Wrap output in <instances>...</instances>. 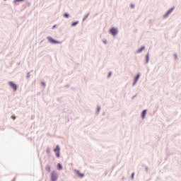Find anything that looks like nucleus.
<instances>
[{"instance_id": "f257e3e1", "label": "nucleus", "mask_w": 181, "mask_h": 181, "mask_svg": "<svg viewBox=\"0 0 181 181\" xmlns=\"http://www.w3.org/2000/svg\"><path fill=\"white\" fill-rule=\"evenodd\" d=\"M51 179L52 181H57L58 179V175L57 173H56V171H52V174H51Z\"/></svg>"}, {"instance_id": "f03ea898", "label": "nucleus", "mask_w": 181, "mask_h": 181, "mask_svg": "<svg viewBox=\"0 0 181 181\" xmlns=\"http://www.w3.org/2000/svg\"><path fill=\"white\" fill-rule=\"evenodd\" d=\"M54 152L56 153L57 158L60 157V147H59V146H57L56 148L54 149Z\"/></svg>"}, {"instance_id": "7ed1b4c3", "label": "nucleus", "mask_w": 181, "mask_h": 181, "mask_svg": "<svg viewBox=\"0 0 181 181\" xmlns=\"http://www.w3.org/2000/svg\"><path fill=\"white\" fill-rule=\"evenodd\" d=\"M109 32L110 33L111 35H112V36H115V35H117V33H118L117 29L115 28H110Z\"/></svg>"}, {"instance_id": "20e7f679", "label": "nucleus", "mask_w": 181, "mask_h": 181, "mask_svg": "<svg viewBox=\"0 0 181 181\" xmlns=\"http://www.w3.org/2000/svg\"><path fill=\"white\" fill-rule=\"evenodd\" d=\"M9 85L11 86V88H13L14 91H16L17 90L16 84L13 83V82H9Z\"/></svg>"}, {"instance_id": "39448f33", "label": "nucleus", "mask_w": 181, "mask_h": 181, "mask_svg": "<svg viewBox=\"0 0 181 181\" xmlns=\"http://www.w3.org/2000/svg\"><path fill=\"white\" fill-rule=\"evenodd\" d=\"M49 41L51 42H52V43H54V44H59L60 43V42H59V41H56V40H54L53 38H52V37H49Z\"/></svg>"}, {"instance_id": "423d86ee", "label": "nucleus", "mask_w": 181, "mask_h": 181, "mask_svg": "<svg viewBox=\"0 0 181 181\" xmlns=\"http://www.w3.org/2000/svg\"><path fill=\"white\" fill-rule=\"evenodd\" d=\"M173 11V8H171L167 11V13L165 15V18H167L172 12Z\"/></svg>"}, {"instance_id": "0eeeda50", "label": "nucleus", "mask_w": 181, "mask_h": 181, "mask_svg": "<svg viewBox=\"0 0 181 181\" xmlns=\"http://www.w3.org/2000/svg\"><path fill=\"white\" fill-rule=\"evenodd\" d=\"M140 78V74H137V76H136L135 79H134V85H135L136 83V82L138 81V80Z\"/></svg>"}, {"instance_id": "6e6552de", "label": "nucleus", "mask_w": 181, "mask_h": 181, "mask_svg": "<svg viewBox=\"0 0 181 181\" xmlns=\"http://www.w3.org/2000/svg\"><path fill=\"white\" fill-rule=\"evenodd\" d=\"M146 113H147V110H146L142 112L141 117L143 119L146 117Z\"/></svg>"}, {"instance_id": "1a4fd4ad", "label": "nucleus", "mask_w": 181, "mask_h": 181, "mask_svg": "<svg viewBox=\"0 0 181 181\" xmlns=\"http://www.w3.org/2000/svg\"><path fill=\"white\" fill-rule=\"evenodd\" d=\"M46 170L49 173L51 172V166L50 165H47L46 168H45Z\"/></svg>"}, {"instance_id": "9d476101", "label": "nucleus", "mask_w": 181, "mask_h": 181, "mask_svg": "<svg viewBox=\"0 0 181 181\" xmlns=\"http://www.w3.org/2000/svg\"><path fill=\"white\" fill-rule=\"evenodd\" d=\"M57 169L59 170H63V166L62 165V164H57Z\"/></svg>"}, {"instance_id": "9b49d317", "label": "nucleus", "mask_w": 181, "mask_h": 181, "mask_svg": "<svg viewBox=\"0 0 181 181\" xmlns=\"http://www.w3.org/2000/svg\"><path fill=\"white\" fill-rule=\"evenodd\" d=\"M76 173L78 174V175L81 177H83L84 176V174L81 173L78 170H76Z\"/></svg>"}, {"instance_id": "f8f14e48", "label": "nucleus", "mask_w": 181, "mask_h": 181, "mask_svg": "<svg viewBox=\"0 0 181 181\" xmlns=\"http://www.w3.org/2000/svg\"><path fill=\"white\" fill-rule=\"evenodd\" d=\"M145 49V47H141L139 50H137V53H140Z\"/></svg>"}, {"instance_id": "ddd939ff", "label": "nucleus", "mask_w": 181, "mask_h": 181, "mask_svg": "<svg viewBox=\"0 0 181 181\" xmlns=\"http://www.w3.org/2000/svg\"><path fill=\"white\" fill-rule=\"evenodd\" d=\"M146 63H148V62H149V54H146Z\"/></svg>"}, {"instance_id": "4468645a", "label": "nucleus", "mask_w": 181, "mask_h": 181, "mask_svg": "<svg viewBox=\"0 0 181 181\" xmlns=\"http://www.w3.org/2000/svg\"><path fill=\"white\" fill-rule=\"evenodd\" d=\"M64 16V17L66 18H69V13H65Z\"/></svg>"}, {"instance_id": "2eb2a0df", "label": "nucleus", "mask_w": 181, "mask_h": 181, "mask_svg": "<svg viewBox=\"0 0 181 181\" xmlns=\"http://www.w3.org/2000/svg\"><path fill=\"white\" fill-rule=\"evenodd\" d=\"M78 23V22H74L72 23V26H75L76 25H77Z\"/></svg>"}, {"instance_id": "dca6fc26", "label": "nucleus", "mask_w": 181, "mask_h": 181, "mask_svg": "<svg viewBox=\"0 0 181 181\" xmlns=\"http://www.w3.org/2000/svg\"><path fill=\"white\" fill-rule=\"evenodd\" d=\"M47 153H50V150H49V148L47 150Z\"/></svg>"}, {"instance_id": "f3484780", "label": "nucleus", "mask_w": 181, "mask_h": 181, "mask_svg": "<svg viewBox=\"0 0 181 181\" xmlns=\"http://www.w3.org/2000/svg\"><path fill=\"white\" fill-rule=\"evenodd\" d=\"M134 173H132V179H134Z\"/></svg>"}, {"instance_id": "a211bd4d", "label": "nucleus", "mask_w": 181, "mask_h": 181, "mask_svg": "<svg viewBox=\"0 0 181 181\" xmlns=\"http://www.w3.org/2000/svg\"><path fill=\"white\" fill-rule=\"evenodd\" d=\"M24 0H16V1H18V2H19V1H23Z\"/></svg>"}, {"instance_id": "6ab92c4d", "label": "nucleus", "mask_w": 181, "mask_h": 181, "mask_svg": "<svg viewBox=\"0 0 181 181\" xmlns=\"http://www.w3.org/2000/svg\"><path fill=\"white\" fill-rule=\"evenodd\" d=\"M131 7H132V8H134V6L133 4L131 5Z\"/></svg>"}, {"instance_id": "aec40b11", "label": "nucleus", "mask_w": 181, "mask_h": 181, "mask_svg": "<svg viewBox=\"0 0 181 181\" xmlns=\"http://www.w3.org/2000/svg\"><path fill=\"white\" fill-rule=\"evenodd\" d=\"M112 75V73L111 72H109V77H110Z\"/></svg>"}, {"instance_id": "412c9836", "label": "nucleus", "mask_w": 181, "mask_h": 181, "mask_svg": "<svg viewBox=\"0 0 181 181\" xmlns=\"http://www.w3.org/2000/svg\"><path fill=\"white\" fill-rule=\"evenodd\" d=\"M42 86H45V83H43V82L42 83Z\"/></svg>"}, {"instance_id": "4be33fe9", "label": "nucleus", "mask_w": 181, "mask_h": 181, "mask_svg": "<svg viewBox=\"0 0 181 181\" xmlns=\"http://www.w3.org/2000/svg\"><path fill=\"white\" fill-rule=\"evenodd\" d=\"M12 118H13V119H16V117H14V116H12Z\"/></svg>"}]
</instances>
